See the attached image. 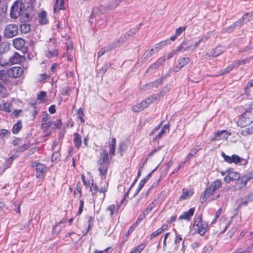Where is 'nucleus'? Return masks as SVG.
<instances>
[{
	"mask_svg": "<svg viewBox=\"0 0 253 253\" xmlns=\"http://www.w3.org/2000/svg\"><path fill=\"white\" fill-rule=\"evenodd\" d=\"M234 67H235L234 65H230L228 66L227 68L221 71L220 75H222L229 73L231 70H233Z\"/></svg>",
	"mask_w": 253,
	"mask_h": 253,
	"instance_id": "nucleus-48",
	"label": "nucleus"
},
{
	"mask_svg": "<svg viewBox=\"0 0 253 253\" xmlns=\"http://www.w3.org/2000/svg\"><path fill=\"white\" fill-rule=\"evenodd\" d=\"M49 118V115L46 113V112H44V113L43 114V115H42V122H46L48 119Z\"/></svg>",
	"mask_w": 253,
	"mask_h": 253,
	"instance_id": "nucleus-64",
	"label": "nucleus"
},
{
	"mask_svg": "<svg viewBox=\"0 0 253 253\" xmlns=\"http://www.w3.org/2000/svg\"><path fill=\"white\" fill-rule=\"evenodd\" d=\"M193 42L191 40L185 39L180 45L177 47V50L179 52H184L187 50H192Z\"/></svg>",
	"mask_w": 253,
	"mask_h": 253,
	"instance_id": "nucleus-9",
	"label": "nucleus"
},
{
	"mask_svg": "<svg viewBox=\"0 0 253 253\" xmlns=\"http://www.w3.org/2000/svg\"><path fill=\"white\" fill-rule=\"evenodd\" d=\"M253 86V79L251 80H250V81H249L247 84V85L245 86L244 87V90H245V92H246V93H248V90H249V89L252 87Z\"/></svg>",
	"mask_w": 253,
	"mask_h": 253,
	"instance_id": "nucleus-54",
	"label": "nucleus"
},
{
	"mask_svg": "<svg viewBox=\"0 0 253 253\" xmlns=\"http://www.w3.org/2000/svg\"><path fill=\"white\" fill-rule=\"evenodd\" d=\"M222 182L221 180L217 179L212 182L210 187L208 188L209 194L208 196H210L213 194L214 191L221 187Z\"/></svg>",
	"mask_w": 253,
	"mask_h": 253,
	"instance_id": "nucleus-10",
	"label": "nucleus"
},
{
	"mask_svg": "<svg viewBox=\"0 0 253 253\" xmlns=\"http://www.w3.org/2000/svg\"><path fill=\"white\" fill-rule=\"evenodd\" d=\"M231 163L240 164L241 165H246L248 163L247 160L242 158L237 155L231 156Z\"/></svg>",
	"mask_w": 253,
	"mask_h": 253,
	"instance_id": "nucleus-12",
	"label": "nucleus"
},
{
	"mask_svg": "<svg viewBox=\"0 0 253 253\" xmlns=\"http://www.w3.org/2000/svg\"><path fill=\"white\" fill-rule=\"evenodd\" d=\"M24 72L23 69L18 66L12 67L6 71V73H0V80L5 84H14L12 80L20 77Z\"/></svg>",
	"mask_w": 253,
	"mask_h": 253,
	"instance_id": "nucleus-1",
	"label": "nucleus"
},
{
	"mask_svg": "<svg viewBox=\"0 0 253 253\" xmlns=\"http://www.w3.org/2000/svg\"><path fill=\"white\" fill-rule=\"evenodd\" d=\"M58 55V51L56 49H54L53 51H47L46 52V56L48 57L51 58L54 56H56Z\"/></svg>",
	"mask_w": 253,
	"mask_h": 253,
	"instance_id": "nucleus-47",
	"label": "nucleus"
},
{
	"mask_svg": "<svg viewBox=\"0 0 253 253\" xmlns=\"http://www.w3.org/2000/svg\"><path fill=\"white\" fill-rule=\"evenodd\" d=\"M49 78H50V76H49L46 74H44V73L40 75V78L38 80V81L40 82H42L43 81H44L47 79H49Z\"/></svg>",
	"mask_w": 253,
	"mask_h": 253,
	"instance_id": "nucleus-59",
	"label": "nucleus"
},
{
	"mask_svg": "<svg viewBox=\"0 0 253 253\" xmlns=\"http://www.w3.org/2000/svg\"><path fill=\"white\" fill-rule=\"evenodd\" d=\"M116 145V140L115 138H113L109 144V147L110 148L109 155L110 157L113 156L115 154Z\"/></svg>",
	"mask_w": 253,
	"mask_h": 253,
	"instance_id": "nucleus-21",
	"label": "nucleus"
},
{
	"mask_svg": "<svg viewBox=\"0 0 253 253\" xmlns=\"http://www.w3.org/2000/svg\"><path fill=\"white\" fill-rule=\"evenodd\" d=\"M39 18L40 23L42 25L46 24L48 22L46 12L44 11H42L39 14Z\"/></svg>",
	"mask_w": 253,
	"mask_h": 253,
	"instance_id": "nucleus-22",
	"label": "nucleus"
},
{
	"mask_svg": "<svg viewBox=\"0 0 253 253\" xmlns=\"http://www.w3.org/2000/svg\"><path fill=\"white\" fill-rule=\"evenodd\" d=\"M136 224H133L132 226L129 228V229L127 231L126 233V236H128L130 235L131 233H132L134 229L136 227Z\"/></svg>",
	"mask_w": 253,
	"mask_h": 253,
	"instance_id": "nucleus-60",
	"label": "nucleus"
},
{
	"mask_svg": "<svg viewBox=\"0 0 253 253\" xmlns=\"http://www.w3.org/2000/svg\"><path fill=\"white\" fill-rule=\"evenodd\" d=\"M227 173H228L231 176L232 180H239L240 177V174L237 172H234L232 170V169H227Z\"/></svg>",
	"mask_w": 253,
	"mask_h": 253,
	"instance_id": "nucleus-28",
	"label": "nucleus"
},
{
	"mask_svg": "<svg viewBox=\"0 0 253 253\" xmlns=\"http://www.w3.org/2000/svg\"><path fill=\"white\" fill-rule=\"evenodd\" d=\"M179 52L178 50H177V48L175 50H173L172 51L168 53L166 56H165L167 59H169L172 58L174 54L176 53Z\"/></svg>",
	"mask_w": 253,
	"mask_h": 253,
	"instance_id": "nucleus-52",
	"label": "nucleus"
},
{
	"mask_svg": "<svg viewBox=\"0 0 253 253\" xmlns=\"http://www.w3.org/2000/svg\"><path fill=\"white\" fill-rule=\"evenodd\" d=\"M77 115H78L77 118H79L81 120V122L82 123H84V113L83 109L82 108H80L78 111Z\"/></svg>",
	"mask_w": 253,
	"mask_h": 253,
	"instance_id": "nucleus-45",
	"label": "nucleus"
},
{
	"mask_svg": "<svg viewBox=\"0 0 253 253\" xmlns=\"http://www.w3.org/2000/svg\"><path fill=\"white\" fill-rule=\"evenodd\" d=\"M162 231L161 230L160 228L157 229L156 231L153 232L150 235V239H152L156 236L159 235L161 233H162Z\"/></svg>",
	"mask_w": 253,
	"mask_h": 253,
	"instance_id": "nucleus-51",
	"label": "nucleus"
},
{
	"mask_svg": "<svg viewBox=\"0 0 253 253\" xmlns=\"http://www.w3.org/2000/svg\"><path fill=\"white\" fill-rule=\"evenodd\" d=\"M64 0H55L53 7L54 12H55L57 10L64 9Z\"/></svg>",
	"mask_w": 253,
	"mask_h": 253,
	"instance_id": "nucleus-23",
	"label": "nucleus"
},
{
	"mask_svg": "<svg viewBox=\"0 0 253 253\" xmlns=\"http://www.w3.org/2000/svg\"><path fill=\"white\" fill-rule=\"evenodd\" d=\"M16 158L15 155H12L8 159H6L3 163L4 169L9 168L13 163V160Z\"/></svg>",
	"mask_w": 253,
	"mask_h": 253,
	"instance_id": "nucleus-30",
	"label": "nucleus"
},
{
	"mask_svg": "<svg viewBox=\"0 0 253 253\" xmlns=\"http://www.w3.org/2000/svg\"><path fill=\"white\" fill-rule=\"evenodd\" d=\"M73 141L75 146L77 149H79L82 145V137L78 133H75L74 134Z\"/></svg>",
	"mask_w": 253,
	"mask_h": 253,
	"instance_id": "nucleus-20",
	"label": "nucleus"
},
{
	"mask_svg": "<svg viewBox=\"0 0 253 253\" xmlns=\"http://www.w3.org/2000/svg\"><path fill=\"white\" fill-rule=\"evenodd\" d=\"M147 215V213H145V211H143L142 214L139 215L136 222H135L134 224H136V226H137L138 224L139 223H140L143 220V219H144L146 217V216Z\"/></svg>",
	"mask_w": 253,
	"mask_h": 253,
	"instance_id": "nucleus-46",
	"label": "nucleus"
},
{
	"mask_svg": "<svg viewBox=\"0 0 253 253\" xmlns=\"http://www.w3.org/2000/svg\"><path fill=\"white\" fill-rule=\"evenodd\" d=\"M29 147L28 144H24L18 148V151L20 152H23L24 151L28 149Z\"/></svg>",
	"mask_w": 253,
	"mask_h": 253,
	"instance_id": "nucleus-62",
	"label": "nucleus"
},
{
	"mask_svg": "<svg viewBox=\"0 0 253 253\" xmlns=\"http://www.w3.org/2000/svg\"><path fill=\"white\" fill-rule=\"evenodd\" d=\"M221 156L226 162L231 164V156L226 155L224 152H222Z\"/></svg>",
	"mask_w": 253,
	"mask_h": 253,
	"instance_id": "nucleus-56",
	"label": "nucleus"
},
{
	"mask_svg": "<svg viewBox=\"0 0 253 253\" xmlns=\"http://www.w3.org/2000/svg\"><path fill=\"white\" fill-rule=\"evenodd\" d=\"M202 214H200L197 217V218L195 220L194 224V227L195 228L197 227L198 226H199L200 225H201L202 223L205 222H202Z\"/></svg>",
	"mask_w": 253,
	"mask_h": 253,
	"instance_id": "nucleus-43",
	"label": "nucleus"
},
{
	"mask_svg": "<svg viewBox=\"0 0 253 253\" xmlns=\"http://www.w3.org/2000/svg\"><path fill=\"white\" fill-rule=\"evenodd\" d=\"M60 158V154L58 152V151L54 152L52 155L51 160L52 162L57 161Z\"/></svg>",
	"mask_w": 253,
	"mask_h": 253,
	"instance_id": "nucleus-55",
	"label": "nucleus"
},
{
	"mask_svg": "<svg viewBox=\"0 0 253 253\" xmlns=\"http://www.w3.org/2000/svg\"><path fill=\"white\" fill-rule=\"evenodd\" d=\"M18 33V26L16 24H10L6 26L3 31V36L8 39L12 38L16 36Z\"/></svg>",
	"mask_w": 253,
	"mask_h": 253,
	"instance_id": "nucleus-5",
	"label": "nucleus"
},
{
	"mask_svg": "<svg viewBox=\"0 0 253 253\" xmlns=\"http://www.w3.org/2000/svg\"><path fill=\"white\" fill-rule=\"evenodd\" d=\"M46 92L45 91H41L39 94L37 95V99L39 100H43L46 96Z\"/></svg>",
	"mask_w": 253,
	"mask_h": 253,
	"instance_id": "nucleus-57",
	"label": "nucleus"
},
{
	"mask_svg": "<svg viewBox=\"0 0 253 253\" xmlns=\"http://www.w3.org/2000/svg\"><path fill=\"white\" fill-rule=\"evenodd\" d=\"M22 122L18 121L16 124H15L12 127L13 133L16 134L19 133L20 130L22 129Z\"/></svg>",
	"mask_w": 253,
	"mask_h": 253,
	"instance_id": "nucleus-29",
	"label": "nucleus"
},
{
	"mask_svg": "<svg viewBox=\"0 0 253 253\" xmlns=\"http://www.w3.org/2000/svg\"><path fill=\"white\" fill-rule=\"evenodd\" d=\"M9 133L7 129H0V139H3L5 137L8 136Z\"/></svg>",
	"mask_w": 253,
	"mask_h": 253,
	"instance_id": "nucleus-49",
	"label": "nucleus"
},
{
	"mask_svg": "<svg viewBox=\"0 0 253 253\" xmlns=\"http://www.w3.org/2000/svg\"><path fill=\"white\" fill-rule=\"evenodd\" d=\"M221 46H217L212 49L210 52H207L206 55L208 57L213 56L217 57L223 53Z\"/></svg>",
	"mask_w": 253,
	"mask_h": 253,
	"instance_id": "nucleus-16",
	"label": "nucleus"
},
{
	"mask_svg": "<svg viewBox=\"0 0 253 253\" xmlns=\"http://www.w3.org/2000/svg\"><path fill=\"white\" fill-rule=\"evenodd\" d=\"M189 61L190 58L189 57H183L178 61V65L180 66V68H182L185 65L187 64Z\"/></svg>",
	"mask_w": 253,
	"mask_h": 253,
	"instance_id": "nucleus-34",
	"label": "nucleus"
},
{
	"mask_svg": "<svg viewBox=\"0 0 253 253\" xmlns=\"http://www.w3.org/2000/svg\"><path fill=\"white\" fill-rule=\"evenodd\" d=\"M169 125H165L163 126L162 128L161 129V130L160 132H159V133L158 134L157 136L153 139V141H155L157 138H161L162 137V136L163 135V134L165 133L166 129H169Z\"/></svg>",
	"mask_w": 253,
	"mask_h": 253,
	"instance_id": "nucleus-36",
	"label": "nucleus"
},
{
	"mask_svg": "<svg viewBox=\"0 0 253 253\" xmlns=\"http://www.w3.org/2000/svg\"><path fill=\"white\" fill-rule=\"evenodd\" d=\"M14 47L17 50H21L23 53H26L28 48L25 46V41L22 38H17L13 40Z\"/></svg>",
	"mask_w": 253,
	"mask_h": 253,
	"instance_id": "nucleus-6",
	"label": "nucleus"
},
{
	"mask_svg": "<svg viewBox=\"0 0 253 253\" xmlns=\"http://www.w3.org/2000/svg\"><path fill=\"white\" fill-rule=\"evenodd\" d=\"M145 183H146V182L143 179H142L140 181L139 185H138V187L137 189L136 190L135 193L134 195V196H135L136 195H137V194L139 192V191L142 189V188L143 187V186L144 185Z\"/></svg>",
	"mask_w": 253,
	"mask_h": 253,
	"instance_id": "nucleus-53",
	"label": "nucleus"
},
{
	"mask_svg": "<svg viewBox=\"0 0 253 253\" xmlns=\"http://www.w3.org/2000/svg\"><path fill=\"white\" fill-rule=\"evenodd\" d=\"M165 79V77H162L159 79L156 80L155 82L150 83L146 85V87L148 88H153L154 87H157L159 85L162 84L163 80Z\"/></svg>",
	"mask_w": 253,
	"mask_h": 253,
	"instance_id": "nucleus-25",
	"label": "nucleus"
},
{
	"mask_svg": "<svg viewBox=\"0 0 253 253\" xmlns=\"http://www.w3.org/2000/svg\"><path fill=\"white\" fill-rule=\"evenodd\" d=\"M80 183L79 182L75 188V190H74V193L75 194H79V197H81V196H82V189H81V186H80Z\"/></svg>",
	"mask_w": 253,
	"mask_h": 253,
	"instance_id": "nucleus-50",
	"label": "nucleus"
},
{
	"mask_svg": "<svg viewBox=\"0 0 253 253\" xmlns=\"http://www.w3.org/2000/svg\"><path fill=\"white\" fill-rule=\"evenodd\" d=\"M84 203V201L82 200H81L80 201V207L79 209V211L77 213L78 215L81 214V213L82 212L83 210Z\"/></svg>",
	"mask_w": 253,
	"mask_h": 253,
	"instance_id": "nucleus-61",
	"label": "nucleus"
},
{
	"mask_svg": "<svg viewBox=\"0 0 253 253\" xmlns=\"http://www.w3.org/2000/svg\"><path fill=\"white\" fill-rule=\"evenodd\" d=\"M25 4L21 0H16L11 6L10 16L12 19H16L22 13Z\"/></svg>",
	"mask_w": 253,
	"mask_h": 253,
	"instance_id": "nucleus-4",
	"label": "nucleus"
},
{
	"mask_svg": "<svg viewBox=\"0 0 253 253\" xmlns=\"http://www.w3.org/2000/svg\"><path fill=\"white\" fill-rule=\"evenodd\" d=\"M253 133V127H245L241 131V134L243 136H247Z\"/></svg>",
	"mask_w": 253,
	"mask_h": 253,
	"instance_id": "nucleus-32",
	"label": "nucleus"
},
{
	"mask_svg": "<svg viewBox=\"0 0 253 253\" xmlns=\"http://www.w3.org/2000/svg\"><path fill=\"white\" fill-rule=\"evenodd\" d=\"M147 107V104L145 101H142L136 105H133L131 107V110L134 112H139L142 111L144 108Z\"/></svg>",
	"mask_w": 253,
	"mask_h": 253,
	"instance_id": "nucleus-14",
	"label": "nucleus"
},
{
	"mask_svg": "<svg viewBox=\"0 0 253 253\" xmlns=\"http://www.w3.org/2000/svg\"><path fill=\"white\" fill-rule=\"evenodd\" d=\"M243 23H244V20H243V19H242V18L241 19L238 20L237 21L234 22L230 26L224 28V30L225 32H230L232 31L235 28V27H236L237 26H241L243 24Z\"/></svg>",
	"mask_w": 253,
	"mask_h": 253,
	"instance_id": "nucleus-18",
	"label": "nucleus"
},
{
	"mask_svg": "<svg viewBox=\"0 0 253 253\" xmlns=\"http://www.w3.org/2000/svg\"><path fill=\"white\" fill-rule=\"evenodd\" d=\"M185 30V27H180L176 29L175 35L179 36L180 35L182 32Z\"/></svg>",
	"mask_w": 253,
	"mask_h": 253,
	"instance_id": "nucleus-63",
	"label": "nucleus"
},
{
	"mask_svg": "<svg viewBox=\"0 0 253 253\" xmlns=\"http://www.w3.org/2000/svg\"><path fill=\"white\" fill-rule=\"evenodd\" d=\"M193 194V191L192 190H185L183 189L182 193L179 197V200L182 201L187 198L190 197Z\"/></svg>",
	"mask_w": 253,
	"mask_h": 253,
	"instance_id": "nucleus-24",
	"label": "nucleus"
},
{
	"mask_svg": "<svg viewBox=\"0 0 253 253\" xmlns=\"http://www.w3.org/2000/svg\"><path fill=\"white\" fill-rule=\"evenodd\" d=\"M208 194H209V191H208V187L204 190L202 195L201 196V197L200 198V202H201V203L203 204L206 201V200L207 199V198L210 196H208Z\"/></svg>",
	"mask_w": 253,
	"mask_h": 253,
	"instance_id": "nucleus-35",
	"label": "nucleus"
},
{
	"mask_svg": "<svg viewBox=\"0 0 253 253\" xmlns=\"http://www.w3.org/2000/svg\"><path fill=\"white\" fill-rule=\"evenodd\" d=\"M253 122V115L251 109L250 108L240 116L237 123L238 126L245 127L250 125Z\"/></svg>",
	"mask_w": 253,
	"mask_h": 253,
	"instance_id": "nucleus-3",
	"label": "nucleus"
},
{
	"mask_svg": "<svg viewBox=\"0 0 253 253\" xmlns=\"http://www.w3.org/2000/svg\"><path fill=\"white\" fill-rule=\"evenodd\" d=\"M157 99V97L156 96V95H155V94H154V95H152L148 97V98H147L143 101H146V103L147 104V106H148L149 104H150L152 102H154Z\"/></svg>",
	"mask_w": 253,
	"mask_h": 253,
	"instance_id": "nucleus-42",
	"label": "nucleus"
},
{
	"mask_svg": "<svg viewBox=\"0 0 253 253\" xmlns=\"http://www.w3.org/2000/svg\"><path fill=\"white\" fill-rule=\"evenodd\" d=\"M23 57L21 56L18 53L15 52L13 55L11 56L9 61L11 64H18L22 61Z\"/></svg>",
	"mask_w": 253,
	"mask_h": 253,
	"instance_id": "nucleus-15",
	"label": "nucleus"
},
{
	"mask_svg": "<svg viewBox=\"0 0 253 253\" xmlns=\"http://www.w3.org/2000/svg\"><path fill=\"white\" fill-rule=\"evenodd\" d=\"M208 227V224L207 222H204L200 225L199 226L195 228V229L200 235L203 236L207 232V229Z\"/></svg>",
	"mask_w": 253,
	"mask_h": 253,
	"instance_id": "nucleus-19",
	"label": "nucleus"
},
{
	"mask_svg": "<svg viewBox=\"0 0 253 253\" xmlns=\"http://www.w3.org/2000/svg\"><path fill=\"white\" fill-rule=\"evenodd\" d=\"M123 0H113L109 4V8H110L111 10L115 9Z\"/></svg>",
	"mask_w": 253,
	"mask_h": 253,
	"instance_id": "nucleus-38",
	"label": "nucleus"
},
{
	"mask_svg": "<svg viewBox=\"0 0 253 253\" xmlns=\"http://www.w3.org/2000/svg\"><path fill=\"white\" fill-rule=\"evenodd\" d=\"M139 29V27H134L130 29L128 32L126 33L124 35H127V40L130 37L134 36Z\"/></svg>",
	"mask_w": 253,
	"mask_h": 253,
	"instance_id": "nucleus-33",
	"label": "nucleus"
},
{
	"mask_svg": "<svg viewBox=\"0 0 253 253\" xmlns=\"http://www.w3.org/2000/svg\"><path fill=\"white\" fill-rule=\"evenodd\" d=\"M46 170V167L42 164H39L36 169V176L37 178H42Z\"/></svg>",
	"mask_w": 253,
	"mask_h": 253,
	"instance_id": "nucleus-13",
	"label": "nucleus"
},
{
	"mask_svg": "<svg viewBox=\"0 0 253 253\" xmlns=\"http://www.w3.org/2000/svg\"><path fill=\"white\" fill-rule=\"evenodd\" d=\"M126 40H127V35L124 34L116 41H114L107 46V51H110L113 49L119 47L126 41Z\"/></svg>",
	"mask_w": 253,
	"mask_h": 253,
	"instance_id": "nucleus-7",
	"label": "nucleus"
},
{
	"mask_svg": "<svg viewBox=\"0 0 253 253\" xmlns=\"http://www.w3.org/2000/svg\"><path fill=\"white\" fill-rule=\"evenodd\" d=\"M226 133L227 136H224V137H227L228 135H229L230 134H228V132L226 130H221L220 131H217L216 134H215V136L214 137H212L211 141V142H214L217 140H219L220 138V135L222 134Z\"/></svg>",
	"mask_w": 253,
	"mask_h": 253,
	"instance_id": "nucleus-26",
	"label": "nucleus"
},
{
	"mask_svg": "<svg viewBox=\"0 0 253 253\" xmlns=\"http://www.w3.org/2000/svg\"><path fill=\"white\" fill-rule=\"evenodd\" d=\"M253 178V171L249 172L242 177L240 180L236 183V187L237 189L244 188L247 184V182Z\"/></svg>",
	"mask_w": 253,
	"mask_h": 253,
	"instance_id": "nucleus-8",
	"label": "nucleus"
},
{
	"mask_svg": "<svg viewBox=\"0 0 253 253\" xmlns=\"http://www.w3.org/2000/svg\"><path fill=\"white\" fill-rule=\"evenodd\" d=\"M169 41V40H167V41L161 42L157 44H156L154 46V48H153L154 49V52L156 53L158 52L159 50L161 49V48L165 45H167L168 43V42Z\"/></svg>",
	"mask_w": 253,
	"mask_h": 253,
	"instance_id": "nucleus-31",
	"label": "nucleus"
},
{
	"mask_svg": "<svg viewBox=\"0 0 253 253\" xmlns=\"http://www.w3.org/2000/svg\"><path fill=\"white\" fill-rule=\"evenodd\" d=\"M195 211L194 208H190L188 211L184 212L178 218L179 220H190L191 217L193 215Z\"/></svg>",
	"mask_w": 253,
	"mask_h": 253,
	"instance_id": "nucleus-11",
	"label": "nucleus"
},
{
	"mask_svg": "<svg viewBox=\"0 0 253 253\" xmlns=\"http://www.w3.org/2000/svg\"><path fill=\"white\" fill-rule=\"evenodd\" d=\"M109 164L108 153L106 150L103 149L100 153V156L97 161L98 170L101 177H106Z\"/></svg>",
	"mask_w": 253,
	"mask_h": 253,
	"instance_id": "nucleus-2",
	"label": "nucleus"
},
{
	"mask_svg": "<svg viewBox=\"0 0 253 253\" xmlns=\"http://www.w3.org/2000/svg\"><path fill=\"white\" fill-rule=\"evenodd\" d=\"M20 19L21 21H23L25 22L29 21L31 19V17L29 14L22 11L20 16Z\"/></svg>",
	"mask_w": 253,
	"mask_h": 253,
	"instance_id": "nucleus-37",
	"label": "nucleus"
},
{
	"mask_svg": "<svg viewBox=\"0 0 253 253\" xmlns=\"http://www.w3.org/2000/svg\"><path fill=\"white\" fill-rule=\"evenodd\" d=\"M168 90L167 88H164L160 92L155 94L157 97V99H159L160 97L164 96L166 94L167 91Z\"/></svg>",
	"mask_w": 253,
	"mask_h": 253,
	"instance_id": "nucleus-58",
	"label": "nucleus"
},
{
	"mask_svg": "<svg viewBox=\"0 0 253 253\" xmlns=\"http://www.w3.org/2000/svg\"><path fill=\"white\" fill-rule=\"evenodd\" d=\"M154 53V49H148L143 54V57L145 59L150 58Z\"/></svg>",
	"mask_w": 253,
	"mask_h": 253,
	"instance_id": "nucleus-44",
	"label": "nucleus"
},
{
	"mask_svg": "<svg viewBox=\"0 0 253 253\" xmlns=\"http://www.w3.org/2000/svg\"><path fill=\"white\" fill-rule=\"evenodd\" d=\"M243 23H244V20H243V19H242V18L241 19L238 20L237 21L234 22L230 26L224 28V30L225 32H230L232 31L235 28V27H236L237 26H241L243 24Z\"/></svg>",
	"mask_w": 253,
	"mask_h": 253,
	"instance_id": "nucleus-17",
	"label": "nucleus"
},
{
	"mask_svg": "<svg viewBox=\"0 0 253 253\" xmlns=\"http://www.w3.org/2000/svg\"><path fill=\"white\" fill-rule=\"evenodd\" d=\"M111 66V64L110 63L104 65L100 70L99 74H101L102 75H104L106 72L107 69L110 68Z\"/></svg>",
	"mask_w": 253,
	"mask_h": 253,
	"instance_id": "nucleus-41",
	"label": "nucleus"
},
{
	"mask_svg": "<svg viewBox=\"0 0 253 253\" xmlns=\"http://www.w3.org/2000/svg\"><path fill=\"white\" fill-rule=\"evenodd\" d=\"M31 25L28 23H23L20 25V31L23 34H27L30 31Z\"/></svg>",
	"mask_w": 253,
	"mask_h": 253,
	"instance_id": "nucleus-27",
	"label": "nucleus"
},
{
	"mask_svg": "<svg viewBox=\"0 0 253 253\" xmlns=\"http://www.w3.org/2000/svg\"><path fill=\"white\" fill-rule=\"evenodd\" d=\"M157 201L155 200L154 201H153L151 204H150L148 207L146 208L145 211H145V213H147V214H148V213L153 210V209L155 207L156 205L157 204L156 203Z\"/></svg>",
	"mask_w": 253,
	"mask_h": 253,
	"instance_id": "nucleus-40",
	"label": "nucleus"
},
{
	"mask_svg": "<svg viewBox=\"0 0 253 253\" xmlns=\"http://www.w3.org/2000/svg\"><path fill=\"white\" fill-rule=\"evenodd\" d=\"M93 222H94V217L93 216H89L88 219V228L85 232L84 235H86L87 233L91 229L92 227L93 226Z\"/></svg>",
	"mask_w": 253,
	"mask_h": 253,
	"instance_id": "nucleus-39",
	"label": "nucleus"
}]
</instances>
